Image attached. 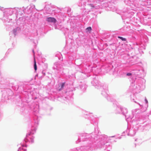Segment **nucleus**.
Masks as SVG:
<instances>
[{"instance_id": "nucleus-6", "label": "nucleus", "mask_w": 151, "mask_h": 151, "mask_svg": "<svg viewBox=\"0 0 151 151\" xmlns=\"http://www.w3.org/2000/svg\"><path fill=\"white\" fill-rule=\"evenodd\" d=\"M132 75V73H127V76H130Z\"/></svg>"}, {"instance_id": "nucleus-4", "label": "nucleus", "mask_w": 151, "mask_h": 151, "mask_svg": "<svg viewBox=\"0 0 151 151\" xmlns=\"http://www.w3.org/2000/svg\"><path fill=\"white\" fill-rule=\"evenodd\" d=\"M118 38H119L122 41H126V40H127V39H126V38H123V37H121L119 36V37H118Z\"/></svg>"}, {"instance_id": "nucleus-5", "label": "nucleus", "mask_w": 151, "mask_h": 151, "mask_svg": "<svg viewBox=\"0 0 151 151\" xmlns=\"http://www.w3.org/2000/svg\"><path fill=\"white\" fill-rule=\"evenodd\" d=\"M86 29L88 31H91V27H89L86 28Z\"/></svg>"}, {"instance_id": "nucleus-1", "label": "nucleus", "mask_w": 151, "mask_h": 151, "mask_svg": "<svg viewBox=\"0 0 151 151\" xmlns=\"http://www.w3.org/2000/svg\"><path fill=\"white\" fill-rule=\"evenodd\" d=\"M46 20L49 22L56 23L57 20L55 18L52 17H47L46 19Z\"/></svg>"}, {"instance_id": "nucleus-3", "label": "nucleus", "mask_w": 151, "mask_h": 151, "mask_svg": "<svg viewBox=\"0 0 151 151\" xmlns=\"http://www.w3.org/2000/svg\"><path fill=\"white\" fill-rule=\"evenodd\" d=\"M34 69H35V70H37V65L36 64V62L35 61V59H34Z\"/></svg>"}, {"instance_id": "nucleus-2", "label": "nucleus", "mask_w": 151, "mask_h": 151, "mask_svg": "<svg viewBox=\"0 0 151 151\" xmlns=\"http://www.w3.org/2000/svg\"><path fill=\"white\" fill-rule=\"evenodd\" d=\"M65 85V83H63L60 86H59L58 88V90L60 91L63 88Z\"/></svg>"}]
</instances>
